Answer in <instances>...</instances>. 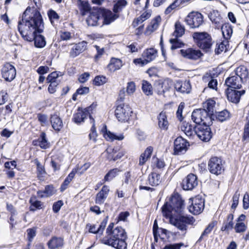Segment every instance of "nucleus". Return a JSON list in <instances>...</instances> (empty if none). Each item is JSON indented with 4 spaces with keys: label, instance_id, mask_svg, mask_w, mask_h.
<instances>
[{
    "label": "nucleus",
    "instance_id": "1",
    "mask_svg": "<svg viewBox=\"0 0 249 249\" xmlns=\"http://www.w3.org/2000/svg\"><path fill=\"white\" fill-rule=\"evenodd\" d=\"M28 7L23 13L22 18L18 22V30L22 38L26 41L34 40L37 48H43L46 45L45 37L37 33H41L44 29L43 19L40 13L36 10Z\"/></svg>",
    "mask_w": 249,
    "mask_h": 249
},
{
    "label": "nucleus",
    "instance_id": "2",
    "mask_svg": "<svg viewBox=\"0 0 249 249\" xmlns=\"http://www.w3.org/2000/svg\"><path fill=\"white\" fill-rule=\"evenodd\" d=\"M184 208V202L179 196H172L169 202H166L162 207L163 215L170 219V223L181 231L183 235L187 232L188 226L193 225L195 219L192 216H173V212L180 213Z\"/></svg>",
    "mask_w": 249,
    "mask_h": 249
},
{
    "label": "nucleus",
    "instance_id": "3",
    "mask_svg": "<svg viewBox=\"0 0 249 249\" xmlns=\"http://www.w3.org/2000/svg\"><path fill=\"white\" fill-rule=\"evenodd\" d=\"M113 223L107 227V235L103 239V243L116 249H126L127 244L125 240L127 235L124 230L120 227L113 230Z\"/></svg>",
    "mask_w": 249,
    "mask_h": 249
},
{
    "label": "nucleus",
    "instance_id": "4",
    "mask_svg": "<svg viewBox=\"0 0 249 249\" xmlns=\"http://www.w3.org/2000/svg\"><path fill=\"white\" fill-rule=\"evenodd\" d=\"M126 4V1L125 0H118L114 5L113 12L114 13L109 10L100 8L99 13H100L102 18V25H108L117 19L119 18L117 13L121 11Z\"/></svg>",
    "mask_w": 249,
    "mask_h": 249
},
{
    "label": "nucleus",
    "instance_id": "5",
    "mask_svg": "<svg viewBox=\"0 0 249 249\" xmlns=\"http://www.w3.org/2000/svg\"><path fill=\"white\" fill-rule=\"evenodd\" d=\"M195 43L197 46L205 52L211 50L212 46V39L206 32H195L193 35Z\"/></svg>",
    "mask_w": 249,
    "mask_h": 249
},
{
    "label": "nucleus",
    "instance_id": "6",
    "mask_svg": "<svg viewBox=\"0 0 249 249\" xmlns=\"http://www.w3.org/2000/svg\"><path fill=\"white\" fill-rule=\"evenodd\" d=\"M185 21L191 28H197L204 22L203 16L199 12H192L187 15Z\"/></svg>",
    "mask_w": 249,
    "mask_h": 249
},
{
    "label": "nucleus",
    "instance_id": "7",
    "mask_svg": "<svg viewBox=\"0 0 249 249\" xmlns=\"http://www.w3.org/2000/svg\"><path fill=\"white\" fill-rule=\"evenodd\" d=\"M189 203V211L194 214H198L204 210V200L199 196L190 198Z\"/></svg>",
    "mask_w": 249,
    "mask_h": 249
},
{
    "label": "nucleus",
    "instance_id": "8",
    "mask_svg": "<svg viewBox=\"0 0 249 249\" xmlns=\"http://www.w3.org/2000/svg\"><path fill=\"white\" fill-rule=\"evenodd\" d=\"M131 113V108L128 105L122 104L117 106L115 114L119 121L125 122L129 119Z\"/></svg>",
    "mask_w": 249,
    "mask_h": 249
},
{
    "label": "nucleus",
    "instance_id": "9",
    "mask_svg": "<svg viewBox=\"0 0 249 249\" xmlns=\"http://www.w3.org/2000/svg\"><path fill=\"white\" fill-rule=\"evenodd\" d=\"M208 169L213 174L218 175L224 171L222 160L217 157H212L208 162Z\"/></svg>",
    "mask_w": 249,
    "mask_h": 249
},
{
    "label": "nucleus",
    "instance_id": "10",
    "mask_svg": "<svg viewBox=\"0 0 249 249\" xmlns=\"http://www.w3.org/2000/svg\"><path fill=\"white\" fill-rule=\"evenodd\" d=\"M96 105L92 104L89 107L85 108L84 110H80L79 108L78 109L77 113L73 115V120L77 124H80L81 122L84 121L85 119L89 116L90 119L93 120V118L91 114L93 113V110L95 108ZM93 121H92V122Z\"/></svg>",
    "mask_w": 249,
    "mask_h": 249
},
{
    "label": "nucleus",
    "instance_id": "11",
    "mask_svg": "<svg viewBox=\"0 0 249 249\" xmlns=\"http://www.w3.org/2000/svg\"><path fill=\"white\" fill-rule=\"evenodd\" d=\"M195 133L203 142H208L212 137L210 125H198L195 127Z\"/></svg>",
    "mask_w": 249,
    "mask_h": 249
},
{
    "label": "nucleus",
    "instance_id": "12",
    "mask_svg": "<svg viewBox=\"0 0 249 249\" xmlns=\"http://www.w3.org/2000/svg\"><path fill=\"white\" fill-rule=\"evenodd\" d=\"M2 77L5 81L11 82L14 79L16 75L15 67L9 63L5 64L1 69Z\"/></svg>",
    "mask_w": 249,
    "mask_h": 249
},
{
    "label": "nucleus",
    "instance_id": "13",
    "mask_svg": "<svg viewBox=\"0 0 249 249\" xmlns=\"http://www.w3.org/2000/svg\"><path fill=\"white\" fill-rule=\"evenodd\" d=\"M245 90H237L234 89L228 88L226 90L228 100L232 103L237 104L239 103L241 96L244 94Z\"/></svg>",
    "mask_w": 249,
    "mask_h": 249
},
{
    "label": "nucleus",
    "instance_id": "14",
    "mask_svg": "<svg viewBox=\"0 0 249 249\" xmlns=\"http://www.w3.org/2000/svg\"><path fill=\"white\" fill-rule=\"evenodd\" d=\"M102 18L99 13V8L92 11L87 19L88 25L95 26L102 25Z\"/></svg>",
    "mask_w": 249,
    "mask_h": 249
},
{
    "label": "nucleus",
    "instance_id": "15",
    "mask_svg": "<svg viewBox=\"0 0 249 249\" xmlns=\"http://www.w3.org/2000/svg\"><path fill=\"white\" fill-rule=\"evenodd\" d=\"M187 142L181 137H178L174 141V154L180 155L184 153L187 149Z\"/></svg>",
    "mask_w": 249,
    "mask_h": 249
},
{
    "label": "nucleus",
    "instance_id": "16",
    "mask_svg": "<svg viewBox=\"0 0 249 249\" xmlns=\"http://www.w3.org/2000/svg\"><path fill=\"white\" fill-rule=\"evenodd\" d=\"M198 182L196 175L189 174L182 181V188L185 190H191L197 185Z\"/></svg>",
    "mask_w": 249,
    "mask_h": 249
},
{
    "label": "nucleus",
    "instance_id": "17",
    "mask_svg": "<svg viewBox=\"0 0 249 249\" xmlns=\"http://www.w3.org/2000/svg\"><path fill=\"white\" fill-rule=\"evenodd\" d=\"M87 42L83 41L73 45L71 49L70 55L72 58H74L83 52L87 49Z\"/></svg>",
    "mask_w": 249,
    "mask_h": 249
},
{
    "label": "nucleus",
    "instance_id": "18",
    "mask_svg": "<svg viewBox=\"0 0 249 249\" xmlns=\"http://www.w3.org/2000/svg\"><path fill=\"white\" fill-rule=\"evenodd\" d=\"M181 54L185 58L190 59H197L201 55L202 53L199 50H196L192 48H188L186 50H180Z\"/></svg>",
    "mask_w": 249,
    "mask_h": 249
},
{
    "label": "nucleus",
    "instance_id": "19",
    "mask_svg": "<svg viewBox=\"0 0 249 249\" xmlns=\"http://www.w3.org/2000/svg\"><path fill=\"white\" fill-rule=\"evenodd\" d=\"M242 81L236 75L228 77L225 81V84L230 89H239L242 87Z\"/></svg>",
    "mask_w": 249,
    "mask_h": 249
},
{
    "label": "nucleus",
    "instance_id": "20",
    "mask_svg": "<svg viewBox=\"0 0 249 249\" xmlns=\"http://www.w3.org/2000/svg\"><path fill=\"white\" fill-rule=\"evenodd\" d=\"M171 85V82L168 80H164L161 83H159L156 86V92L159 95L164 96L165 93L169 91Z\"/></svg>",
    "mask_w": 249,
    "mask_h": 249
},
{
    "label": "nucleus",
    "instance_id": "21",
    "mask_svg": "<svg viewBox=\"0 0 249 249\" xmlns=\"http://www.w3.org/2000/svg\"><path fill=\"white\" fill-rule=\"evenodd\" d=\"M109 191V187L104 185L96 196L95 203L98 205L103 204L108 196Z\"/></svg>",
    "mask_w": 249,
    "mask_h": 249
},
{
    "label": "nucleus",
    "instance_id": "22",
    "mask_svg": "<svg viewBox=\"0 0 249 249\" xmlns=\"http://www.w3.org/2000/svg\"><path fill=\"white\" fill-rule=\"evenodd\" d=\"M207 111L202 109L194 110L192 114V119L194 123L198 125H203V120L201 117L206 116Z\"/></svg>",
    "mask_w": 249,
    "mask_h": 249
},
{
    "label": "nucleus",
    "instance_id": "23",
    "mask_svg": "<svg viewBox=\"0 0 249 249\" xmlns=\"http://www.w3.org/2000/svg\"><path fill=\"white\" fill-rule=\"evenodd\" d=\"M64 239L60 237L53 236L47 243L49 249L61 248L64 245Z\"/></svg>",
    "mask_w": 249,
    "mask_h": 249
},
{
    "label": "nucleus",
    "instance_id": "24",
    "mask_svg": "<svg viewBox=\"0 0 249 249\" xmlns=\"http://www.w3.org/2000/svg\"><path fill=\"white\" fill-rule=\"evenodd\" d=\"M102 132L103 133L104 137L107 141H113L114 140L121 141L124 139V136L123 134H119L116 135L110 131L107 130L106 125H104L102 129Z\"/></svg>",
    "mask_w": 249,
    "mask_h": 249
},
{
    "label": "nucleus",
    "instance_id": "25",
    "mask_svg": "<svg viewBox=\"0 0 249 249\" xmlns=\"http://www.w3.org/2000/svg\"><path fill=\"white\" fill-rule=\"evenodd\" d=\"M50 122L52 127L56 131H59L63 126L61 119L56 113L51 115Z\"/></svg>",
    "mask_w": 249,
    "mask_h": 249
},
{
    "label": "nucleus",
    "instance_id": "26",
    "mask_svg": "<svg viewBox=\"0 0 249 249\" xmlns=\"http://www.w3.org/2000/svg\"><path fill=\"white\" fill-rule=\"evenodd\" d=\"M175 88L178 91L188 93L190 91L191 87L188 81H178L175 84Z\"/></svg>",
    "mask_w": 249,
    "mask_h": 249
},
{
    "label": "nucleus",
    "instance_id": "27",
    "mask_svg": "<svg viewBox=\"0 0 249 249\" xmlns=\"http://www.w3.org/2000/svg\"><path fill=\"white\" fill-rule=\"evenodd\" d=\"M211 21L215 24V28H219L222 25V18L217 10H213L209 15Z\"/></svg>",
    "mask_w": 249,
    "mask_h": 249
},
{
    "label": "nucleus",
    "instance_id": "28",
    "mask_svg": "<svg viewBox=\"0 0 249 249\" xmlns=\"http://www.w3.org/2000/svg\"><path fill=\"white\" fill-rule=\"evenodd\" d=\"M79 170L80 168L78 167H77L72 170L71 172L68 175L61 186L60 190L61 192L64 191L68 188L69 184L74 178L75 174L78 173Z\"/></svg>",
    "mask_w": 249,
    "mask_h": 249
},
{
    "label": "nucleus",
    "instance_id": "29",
    "mask_svg": "<svg viewBox=\"0 0 249 249\" xmlns=\"http://www.w3.org/2000/svg\"><path fill=\"white\" fill-rule=\"evenodd\" d=\"M157 56V51L154 48L147 49L142 54V57L145 59L147 63L155 59Z\"/></svg>",
    "mask_w": 249,
    "mask_h": 249
},
{
    "label": "nucleus",
    "instance_id": "30",
    "mask_svg": "<svg viewBox=\"0 0 249 249\" xmlns=\"http://www.w3.org/2000/svg\"><path fill=\"white\" fill-rule=\"evenodd\" d=\"M33 143L34 145H38L41 148L45 149L49 147V143L46 139V134L44 132H42L38 140L34 141Z\"/></svg>",
    "mask_w": 249,
    "mask_h": 249
},
{
    "label": "nucleus",
    "instance_id": "31",
    "mask_svg": "<svg viewBox=\"0 0 249 249\" xmlns=\"http://www.w3.org/2000/svg\"><path fill=\"white\" fill-rule=\"evenodd\" d=\"M158 125L160 128L163 130H167L169 123L165 112H161L158 116Z\"/></svg>",
    "mask_w": 249,
    "mask_h": 249
},
{
    "label": "nucleus",
    "instance_id": "32",
    "mask_svg": "<svg viewBox=\"0 0 249 249\" xmlns=\"http://www.w3.org/2000/svg\"><path fill=\"white\" fill-rule=\"evenodd\" d=\"M233 215L229 214L227 216V220L224 221L221 227L222 231H229L231 230L233 226Z\"/></svg>",
    "mask_w": 249,
    "mask_h": 249
},
{
    "label": "nucleus",
    "instance_id": "33",
    "mask_svg": "<svg viewBox=\"0 0 249 249\" xmlns=\"http://www.w3.org/2000/svg\"><path fill=\"white\" fill-rule=\"evenodd\" d=\"M123 66L122 62L120 59L112 58L107 66L108 69L111 71L119 70Z\"/></svg>",
    "mask_w": 249,
    "mask_h": 249
},
{
    "label": "nucleus",
    "instance_id": "34",
    "mask_svg": "<svg viewBox=\"0 0 249 249\" xmlns=\"http://www.w3.org/2000/svg\"><path fill=\"white\" fill-rule=\"evenodd\" d=\"M153 151L152 147H147L144 153L141 154L139 159V165H143L150 159Z\"/></svg>",
    "mask_w": 249,
    "mask_h": 249
},
{
    "label": "nucleus",
    "instance_id": "35",
    "mask_svg": "<svg viewBox=\"0 0 249 249\" xmlns=\"http://www.w3.org/2000/svg\"><path fill=\"white\" fill-rule=\"evenodd\" d=\"M235 73L236 75L240 77V80L244 82L248 78L249 72L246 67L242 66L236 69Z\"/></svg>",
    "mask_w": 249,
    "mask_h": 249
},
{
    "label": "nucleus",
    "instance_id": "36",
    "mask_svg": "<svg viewBox=\"0 0 249 249\" xmlns=\"http://www.w3.org/2000/svg\"><path fill=\"white\" fill-rule=\"evenodd\" d=\"M148 183L153 186H156L161 182L160 175L156 173H151L148 178Z\"/></svg>",
    "mask_w": 249,
    "mask_h": 249
},
{
    "label": "nucleus",
    "instance_id": "37",
    "mask_svg": "<svg viewBox=\"0 0 249 249\" xmlns=\"http://www.w3.org/2000/svg\"><path fill=\"white\" fill-rule=\"evenodd\" d=\"M228 45L229 41L227 40H224L219 43H217L214 50L215 54H219L223 51L226 52Z\"/></svg>",
    "mask_w": 249,
    "mask_h": 249
},
{
    "label": "nucleus",
    "instance_id": "38",
    "mask_svg": "<svg viewBox=\"0 0 249 249\" xmlns=\"http://www.w3.org/2000/svg\"><path fill=\"white\" fill-rule=\"evenodd\" d=\"M54 193V191L53 186H47L44 191H39L37 192L38 196L40 197H49L52 196Z\"/></svg>",
    "mask_w": 249,
    "mask_h": 249
},
{
    "label": "nucleus",
    "instance_id": "39",
    "mask_svg": "<svg viewBox=\"0 0 249 249\" xmlns=\"http://www.w3.org/2000/svg\"><path fill=\"white\" fill-rule=\"evenodd\" d=\"M222 32L224 38V40H228L230 38L232 34V29L231 25L229 24H226L224 25H221Z\"/></svg>",
    "mask_w": 249,
    "mask_h": 249
},
{
    "label": "nucleus",
    "instance_id": "40",
    "mask_svg": "<svg viewBox=\"0 0 249 249\" xmlns=\"http://www.w3.org/2000/svg\"><path fill=\"white\" fill-rule=\"evenodd\" d=\"M160 21L161 18L160 16L156 17L151 21L150 25L147 27V32L151 33L156 30L159 27Z\"/></svg>",
    "mask_w": 249,
    "mask_h": 249
},
{
    "label": "nucleus",
    "instance_id": "41",
    "mask_svg": "<svg viewBox=\"0 0 249 249\" xmlns=\"http://www.w3.org/2000/svg\"><path fill=\"white\" fill-rule=\"evenodd\" d=\"M151 14L149 12H145L143 13L141 16L135 19L132 23V26L134 27H137L139 24L142 23L144 21L149 18Z\"/></svg>",
    "mask_w": 249,
    "mask_h": 249
},
{
    "label": "nucleus",
    "instance_id": "42",
    "mask_svg": "<svg viewBox=\"0 0 249 249\" xmlns=\"http://www.w3.org/2000/svg\"><path fill=\"white\" fill-rule=\"evenodd\" d=\"M31 204L30 210L31 211H35L37 209H41L42 208L43 203L40 201L36 200L35 197H31L29 200Z\"/></svg>",
    "mask_w": 249,
    "mask_h": 249
},
{
    "label": "nucleus",
    "instance_id": "43",
    "mask_svg": "<svg viewBox=\"0 0 249 249\" xmlns=\"http://www.w3.org/2000/svg\"><path fill=\"white\" fill-rule=\"evenodd\" d=\"M242 140L246 142H249V114L246 117Z\"/></svg>",
    "mask_w": 249,
    "mask_h": 249
},
{
    "label": "nucleus",
    "instance_id": "44",
    "mask_svg": "<svg viewBox=\"0 0 249 249\" xmlns=\"http://www.w3.org/2000/svg\"><path fill=\"white\" fill-rule=\"evenodd\" d=\"M175 30L173 36L176 37L181 36L184 33L185 28L179 22H177L175 25Z\"/></svg>",
    "mask_w": 249,
    "mask_h": 249
},
{
    "label": "nucleus",
    "instance_id": "45",
    "mask_svg": "<svg viewBox=\"0 0 249 249\" xmlns=\"http://www.w3.org/2000/svg\"><path fill=\"white\" fill-rule=\"evenodd\" d=\"M215 104V102L214 100L211 99L208 100L204 104V108L203 109L205 110L211 115H213Z\"/></svg>",
    "mask_w": 249,
    "mask_h": 249
},
{
    "label": "nucleus",
    "instance_id": "46",
    "mask_svg": "<svg viewBox=\"0 0 249 249\" xmlns=\"http://www.w3.org/2000/svg\"><path fill=\"white\" fill-rule=\"evenodd\" d=\"M142 89L143 92L147 95H152L153 93L152 86L147 81H142Z\"/></svg>",
    "mask_w": 249,
    "mask_h": 249
},
{
    "label": "nucleus",
    "instance_id": "47",
    "mask_svg": "<svg viewBox=\"0 0 249 249\" xmlns=\"http://www.w3.org/2000/svg\"><path fill=\"white\" fill-rule=\"evenodd\" d=\"M216 118L220 122H224L230 118V113L227 110H224L218 112L216 115Z\"/></svg>",
    "mask_w": 249,
    "mask_h": 249
},
{
    "label": "nucleus",
    "instance_id": "48",
    "mask_svg": "<svg viewBox=\"0 0 249 249\" xmlns=\"http://www.w3.org/2000/svg\"><path fill=\"white\" fill-rule=\"evenodd\" d=\"M120 172V170L118 168H114L110 170L105 176L104 180L106 181L111 180L118 175Z\"/></svg>",
    "mask_w": 249,
    "mask_h": 249
},
{
    "label": "nucleus",
    "instance_id": "49",
    "mask_svg": "<svg viewBox=\"0 0 249 249\" xmlns=\"http://www.w3.org/2000/svg\"><path fill=\"white\" fill-rule=\"evenodd\" d=\"M181 129L185 134L188 137L192 136L195 133V128L193 129L192 126L189 124H186L181 127Z\"/></svg>",
    "mask_w": 249,
    "mask_h": 249
},
{
    "label": "nucleus",
    "instance_id": "50",
    "mask_svg": "<svg viewBox=\"0 0 249 249\" xmlns=\"http://www.w3.org/2000/svg\"><path fill=\"white\" fill-rule=\"evenodd\" d=\"M216 223V222L215 221H213V222H211L210 223H209V224L208 225L207 228L205 229L204 231L202 232L201 236L200 237V238L198 240L199 241L201 240L204 236H205V235L208 234L209 233H210L211 232L212 230L213 229V228L215 226Z\"/></svg>",
    "mask_w": 249,
    "mask_h": 249
},
{
    "label": "nucleus",
    "instance_id": "51",
    "mask_svg": "<svg viewBox=\"0 0 249 249\" xmlns=\"http://www.w3.org/2000/svg\"><path fill=\"white\" fill-rule=\"evenodd\" d=\"M207 78L210 79V81L208 83V87L210 89L216 90L217 86V81L216 79L213 78L212 77L209 76L208 77L204 76L203 79L204 81H206Z\"/></svg>",
    "mask_w": 249,
    "mask_h": 249
},
{
    "label": "nucleus",
    "instance_id": "52",
    "mask_svg": "<svg viewBox=\"0 0 249 249\" xmlns=\"http://www.w3.org/2000/svg\"><path fill=\"white\" fill-rule=\"evenodd\" d=\"M179 0H175L172 4H171L165 10L166 14H169L172 11L175 9L177 7L181 5Z\"/></svg>",
    "mask_w": 249,
    "mask_h": 249
},
{
    "label": "nucleus",
    "instance_id": "53",
    "mask_svg": "<svg viewBox=\"0 0 249 249\" xmlns=\"http://www.w3.org/2000/svg\"><path fill=\"white\" fill-rule=\"evenodd\" d=\"M90 130L91 132L89 135V139L90 140L93 141L94 142H96V137L97 136V133L96 131L94 119H93L92 125Z\"/></svg>",
    "mask_w": 249,
    "mask_h": 249
},
{
    "label": "nucleus",
    "instance_id": "54",
    "mask_svg": "<svg viewBox=\"0 0 249 249\" xmlns=\"http://www.w3.org/2000/svg\"><path fill=\"white\" fill-rule=\"evenodd\" d=\"M136 91V85L134 82H129L127 83L126 91L128 95H132Z\"/></svg>",
    "mask_w": 249,
    "mask_h": 249
},
{
    "label": "nucleus",
    "instance_id": "55",
    "mask_svg": "<svg viewBox=\"0 0 249 249\" xmlns=\"http://www.w3.org/2000/svg\"><path fill=\"white\" fill-rule=\"evenodd\" d=\"M78 5L79 7L80 10L82 11V15H84V12L89 11V4L84 1H82L81 0H78Z\"/></svg>",
    "mask_w": 249,
    "mask_h": 249
},
{
    "label": "nucleus",
    "instance_id": "56",
    "mask_svg": "<svg viewBox=\"0 0 249 249\" xmlns=\"http://www.w3.org/2000/svg\"><path fill=\"white\" fill-rule=\"evenodd\" d=\"M107 82V78L104 76H97L93 80V84L96 86H101Z\"/></svg>",
    "mask_w": 249,
    "mask_h": 249
},
{
    "label": "nucleus",
    "instance_id": "57",
    "mask_svg": "<svg viewBox=\"0 0 249 249\" xmlns=\"http://www.w3.org/2000/svg\"><path fill=\"white\" fill-rule=\"evenodd\" d=\"M58 77V73L56 71H54L49 74L47 77L48 83H52L53 82H57L56 79Z\"/></svg>",
    "mask_w": 249,
    "mask_h": 249
},
{
    "label": "nucleus",
    "instance_id": "58",
    "mask_svg": "<svg viewBox=\"0 0 249 249\" xmlns=\"http://www.w3.org/2000/svg\"><path fill=\"white\" fill-rule=\"evenodd\" d=\"M247 227L243 222H237L234 227L236 232H242L246 231Z\"/></svg>",
    "mask_w": 249,
    "mask_h": 249
},
{
    "label": "nucleus",
    "instance_id": "59",
    "mask_svg": "<svg viewBox=\"0 0 249 249\" xmlns=\"http://www.w3.org/2000/svg\"><path fill=\"white\" fill-rule=\"evenodd\" d=\"M239 196L240 193L238 191H237L232 196V203L231 205L232 209H235L237 207L238 204Z\"/></svg>",
    "mask_w": 249,
    "mask_h": 249
},
{
    "label": "nucleus",
    "instance_id": "60",
    "mask_svg": "<svg viewBox=\"0 0 249 249\" xmlns=\"http://www.w3.org/2000/svg\"><path fill=\"white\" fill-rule=\"evenodd\" d=\"M170 42L172 44V50H174L178 48H180L183 45V44L182 42H179L177 39H171L170 40Z\"/></svg>",
    "mask_w": 249,
    "mask_h": 249
},
{
    "label": "nucleus",
    "instance_id": "61",
    "mask_svg": "<svg viewBox=\"0 0 249 249\" xmlns=\"http://www.w3.org/2000/svg\"><path fill=\"white\" fill-rule=\"evenodd\" d=\"M201 120H203V125H210L212 123V115L207 112L206 116L201 117Z\"/></svg>",
    "mask_w": 249,
    "mask_h": 249
},
{
    "label": "nucleus",
    "instance_id": "62",
    "mask_svg": "<svg viewBox=\"0 0 249 249\" xmlns=\"http://www.w3.org/2000/svg\"><path fill=\"white\" fill-rule=\"evenodd\" d=\"M152 160L153 162L156 164V167L159 169L162 168L165 166V163L162 160L157 158H153Z\"/></svg>",
    "mask_w": 249,
    "mask_h": 249
},
{
    "label": "nucleus",
    "instance_id": "63",
    "mask_svg": "<svg viewBox=\"0 0 249 249\" xmlns=\"http://www.w3.org/2000/svg\"><path fill=\"white\" fill-rule=\"evenodd\" d=\"M243 206L245 210L249 208V194L247 192L245 193L243 197Z\"/></svg>",
    "mask_w": 249,
    "mask_h": 249
},
{
    "label": "nucleus",
    "instance_id": "64",
    "mask_svg": "<svg viewBox=\"0 0 249 249\" xmlns=\"http://www.w3.org/2000/svg\"><path fill=\"white\" fill-rule=\"evenodd\" d=\"M183 246V243L168 244L165 246L163 249H180V248Z\"/></svg>",
    "mask_w": 249,
    "mask_h": 249
}]
</instances>
